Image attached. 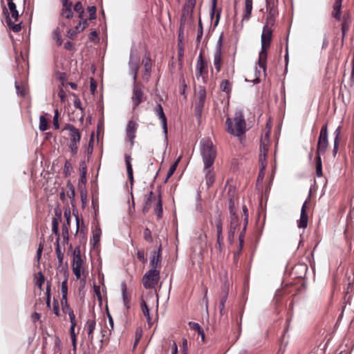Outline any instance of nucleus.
<instances>
[{"mask_svg": "<svg viewBox=\"0 0 354 354\" xmlns=\"http://www.w3.org/2000/svg\"><path fill=\"white\" fill-rule=\"evenodd\" d=\"M266 9L269 12L268 16L267 17V23L266 24H272L274 22V17L277 14V11L274 8L273 4L271 5L270 2L267 3Z\"/></svg>", "mask_w": 354, "mask_h": 354, "instance_id": "obj_26", "label": "nucleus"}, {"mask_svg": "<svg viewBox=\"0 0 354 354\" xmlns=\"http://www.w3.org/2000/svg\"><path fill=\"white\" fill-rule=\"evenodd\" d=\"M154 213L157 215L158 218H160L162 216V203L160 195L156 199L155 204L153 205Z\"/></svg>", "mask_w": 354, "mask_h": 354, "instance_id": "obj_28", "label": "nucleus"}, {"mask_svg": "<svg viewBox=\"0 0 354 354\" xmlns=\"http://www.w3.org/2000/svg\"><path fill=\"white\" fill-rule=\"evenodd\" d=\"M59 241V239L57 238V241H56L55 253H56L57 258L58 262H59V266H58L57 270L59 271H62V268L63 267L62 263H63V260H64V253L61 251Z\"/></svg>", "mask_w": 354, "mask_h": 354, "instance_id": "obj_27", "label": "nucleus"}, {"mask_svg": "<svg viewBox=\"0 0 354 354\" xmlns=\"http://www.w3.org/2000/svg\"><path fill=\"white\" fill-rule=\"evenodd\" d=\"M350 19L348 15H344L343 22L342 24V37H344L346 32L348 30L350 27Z\"/></svg>", "mask_w": 354, "mask_h": 354, "instance_id": "obj_36", "label": "nucleus"}, {"mask_svg": "<svg viewBox=\"0 0 354 354\" xmlns=\"http://www.w3.org/2000/svg\"><path fill=\"white\" fill-rule=\"evenodd\" d=\"M44 281L45 277L44 274L41 272H38L37 276L36 285L39 287V289L42 288Z\"/></svg>", "mask_w": 354, "mask_h": 354, "instance_id": "obj_46", "label": "nucleus"}, {"mask_svg": "<svg viewBox=\"0 0 354 354\" xmlns=\"http://www.w3.org/2000/svg\"><path fill=\"white\" fill-rule=\"evenodd\" d=\"M53 310L54 313L55 314L56 316L59 317V310L58 301L55 299L53 301Z\"/></svg>", "mask_w": 354, "mask_h": 354, "instance_id": "obj_61", "label": "nucleus"}, {"mask_svg": "<svg viewBox=\"0 0 354 354\" xmlns=\"http://www.w3.org/2000/svg\"><path fill=\"white\" fill-rule=\"evenodd\" d=\"M68 315L71 326H76L75 315L73 310H69L66 313Z\"/></svg>", "mask_w": 354, "mask_h": 354, "instance_id": "obj_56", "label": "nucleus"}, {"mask_svg": "<svg viewBox=\"0 0 354 354\" xmlns=\"http://www.w3.org/2000/svg\"><path fill=\"white\" fill-rule=\"evenodd\" d=\"M196 76L198 80L202 79L203 82H205V75L207 73V64L203 59L202 53H200L197 59Z\"/></svg>", "mask_w": 354, "mask_h": 354, "instance_id": "obj_9", "label": "nucleus"}, {"mask_svg": "<svg viewBox=\"0 0 354 354\" xmlns=\"http://www.w3.org/2000/svg\"><path fill=\"white\" fill-rule=\"evenodd\" d=\"M161 250L158 249V251H153L151 254V257L150 260V266L151 269L157 270V268L160 267L161 262Z\"/></svg>", "mask_w": 354, "mask_h": 354, "instance_id": "obj_20", "label": "nucleus"}, {"mask_svg": "<svg viewBox=\"0 0 354 354\" xmlns=\"http://www.w3.org/2000/svg\"><path fill=\"white\" fill-rule=\"evenodd\" d=\"M328 145V126L325 124L322 126L319 136L318 138V142L317 147V154L320 156L326 153Z\"/></svg>", "mask_w": 354, "mask_h": 354, "instance_id": "obj_5", "label": "nucleus"}, {"mask_svg": "<svg viewBox=\"0 0 354 354\" xmlns=\"http://www.w3.org/2000/svg\"><path fill=\"white\" fill-rule=\"evenodd\" d=\"M58 118H59V111L57 109H55L54 117H53V125L56 129H59V127Z\"/></svg>", "mask_w": 354, "mask_h": 354, "instance_id": "obj_55", "label": "nucleus"}, {"mask_svg": "<svg viewBox=\"0 0 354 354\" xmlns=\"http://www.w3.org/2000/svg\"><path fill=\"white\" fill-rule=\"evenodd\" d=\"M180 161V158H178L170 167L167 172V177L165 179V182L168 180V179L174 174V171L176 169L178 164Z\"/></svg>", "mask_w": 354, "mask_h": 354, "instance_id": "obj_42", "label": "nucleus"}, {"mask_svg": "<svg viewBox=\"0 0 354 354\" xmlns=\"http://www.w3.org/2000/svg\"><path fill=\"white\" fill-rule=\"evenodd\" d=\"M142 62L144 66L143 78L145 80L149 81L151 70V58L149 53L144 55Z\"/></svg>", "mask_w": 354, "mask_h": 354, "instance_id": "obj_13", "label": "nucleus"}, {"mask_svg": "<svg viewBox=\"0 0 354 354\" xmlns=\"http://www.w3.org/2000/svg\"><path fill=\"white\" fill-rule=\"evenodd\" d=\"M77 35V31H75V30L74 29H73V28H70V29H68V31H67V35H66V36H67L68 38H70V39H73L76 37V35Z\"/></svg>", "mask_w": 354, "mask_h": 354, "instance_id": "obj_62", "label": "nucleus"}, {"mask_svg": "<svg viewBox=\"0 0 354 354\" xmlns=\"http://www.w3.org/2000/svg\"><path fill=\"white\" fill-rule=\"evenodd\" d=\"M62 308L64 313H68L69 310H73V309L69 306L67 302V296H66V299H64L62 297L61 300Z\"/></svg>", "mask_w": 354, "mask_h": 354, "instance_id": "obj_47", "label": "nucleus"}, {"mask_svg": "<svg viewBox=\"0 0 354 354\" xmlns=\"http://www.w3.org/2000/svg\"><path fill=\"white\" fill-rule=\"evenodd\" d=\"M214 65L217 72H219L221 69L222 61H221V51L219 50H215L214 54Z\"/></svg>", "mask_w": 354, "mask_h": 354, "instance_id": "obj_30", "label": "nucleus"}, {"mask_svg": "<svg viewBox=\"0 0 354 354\" xmlns=\"http://www.w3.org/2000/svg\"><path fill=\"white\" fill-rule=\"evenodd\" d=\"M79 142H75L73 140H70L69 149L73 156H75L77 153Z\"/></svg>", "mask_w": 354, "mask_h": 354, "instance_id": "obj_45", "label": "nucleus"}, {"mask_svg": "<svg viewBox=\"0 0 354 354\" xmlns=\"http://www.w3.org/2000/svg\"><path fill=\"white\" fill-rule=\"evenodd\" d=\"M342 3V0H335L333 7L332 16L337 21L341 20Z\"/></svg>", "mask_w": 354, "mask_h": 354, "instance_id": "obj_23", "label": "nucleus"}, {"mask_svg": "<svg viewBox=\"0 0 354 354\" xmlns=\"http://www.w3.org/2000/svg\"><path fill=\"white\" fill-rule=\"evenodd\" d=\"M269 145L270 140H261L259 153H265V155H267L269 149Z\"/></svg>", "mask_w": 354, "mask_h": 354, "instance_id": "obj_40", "label": "nucleus"}, {"mask_svg": "<svg viewBox=\"0 0 354 354\" xmlns=\"http://www.w3.org/2000/svg\"><path fill=\"white\" fill-rule=\"evenodd\" d=\"M215 225L217 231V244L218 245L219 250H221V247L223 241V223L220 214L218 215V217L216 219Z\"/></svg>", "mask_w": 354, "mask_h": 354, "instance_id": "obj_16", "label": "nucleus"}, {"mask_svg": "<svg viewBox=\"0 0 354 354\" xmlns=\"http://www.w3.org/2000/svg\"><path fill=\"white\" fill-rule=\"evenodd\" d=\"M84 261L80 255V250L79 248H75L73 252V272L75 275L77 279H80L82 266Z\"/></svg>", "mask_w": 354, "mask_h": 354, "instance_id": "obj_7", "label": "nucleus"}, {"mask_svg": "<svg viewBox=\"0 0 354 354\" xmlns=\"http://www.w3.org/2000/svg\"><path fill=\"white\" fill-rule=\"evenodd\" d=\"M62 236L64 239H68V227L66 224H64L62 226Z\"/></svg>", "mask_w": 354, "mask_h": 354, "instance_id": "obj_64", "label": "nucleus"}, {"mask_svg": "<svg viewBox=\"0 0 354 354\" xmlns=\"http://www.w3.org/2000/svg\"><path fill=\"white\" fill-rule=\"evenodd\" d=\"M137 257L142 263H145L147 261V259L145 258L144 250L138 251Z\"/></svg>", "mask_w": 354, "mask_h": 354, "instance_id": "obj_60", "label": "nucleus"}, {"mask_svg": "<svg viewBox=\"0 0 354 354\" xmlns=\"http://www.w3.org/2000/svg\"><path fill=\"white\" fill-rule=\"evenodd\" d=\"M316 174L317 176L320 177L322 176V165L320 156L316 157Z\"/></svg>", "mask_w": 354, "mask_h": 354, "instance_id": "obj_41", "label": "nucleus"}, {"mask_svg": "<svg viewBox=\"0 0 354 354\" xmlns=\"http://www.w3.org/2000/svg\"><path fill=\"white\" fill-rule=\"evenodd\" d=\"M86 24H87L86 20H83L82 21H80L79 24L75 26L74 30L75 31H77V32L78 34V33L82 32L86 28Z\"/></svg>", "mask_w": 354, "mask_h": 354, "instance_id": "obj_48", "label": "nucleus"}, {"mask_svg": "<svg viewBox=\"0 0 354 354\" xmlns=\"http://www.w3.org/2000/svg\"><path fill=\"white\" fill-rule=\"evenodd\" d=\"M72 169V165L69 161L66 160L64 164V173L66 176L71 174Z\"/></svg>", "mask_w": 354, "mask_h": 354, "instance_id": "obj_52", "label": "nucleus"}, {"mask_svg": "<svg viewBox=\"0 0 354 354\" xmlns=\"http://www.w3.org/2000/svg\"><path fill=\"white\" fill-rule=\"evenodd\" d=\"M266 24L261 35V48L259 52L258 65L263 69L264 75L266 72L267 48H269L272 39V30Z\"/></svg>", "mask_w": 354, "mask_h": 354, "instance_id": "obj_2", "label": "nucleus"}, {"mask_svg": "<svg viewBox=\"0 0 354 354\" xmlns=\"http://www.w3.org/2000/svg\"><path fill=\"white\" fill-rule=\"evenodd\" d=\"M139 63H140V57L137 55H133L131 53L130 59L129 62V71L131 75H133V82H137V76L139 71Z\"/></svg>", "mask_w": 354, "mask_h": 354, "instance_id": "obj_10", "label": "nucleus"}, {"mask_svg": "<svg viewBox=\"0 0 354 354\" xmlns=\"http://www.w3.org/2000/svg\"><path fill=\"white\" fill-rule=\"evenodd\" d=\"M74 11L76 12H84L82 3L80 1H77L74 5Z\"/></svg>", "mask_w": 354, "mask_h": 354, "instance_id": "obj_58", "label": "nucleus"}, {"mask_svg": "<svg viewBox=\"0 0 354 354\" xmlns=\"http://www.w3.org/2000/svg\"><path fill=\"white\" fill-rule=\"evenodd\" d=\"M228 209H229L230 214L236 213L234 201L232 198H229Z\"/></svg>", "mask_w": 354, "mask_h": 354, "instance_id": "obj_51", "label": "nucleus"}, {"mask_svg": "<svg viewBox=\"0 0 354 354\" xmlns=\"http://www.w3.org/2000/svg\"><path fill=\"white\" fill-rule=\"evenodd\" d=\"M53 38L59 46L62 44V35L59 29L57 28L53 32Z\"/></svg>", "mask_w": 354, "mask_h": 354, "instance_id": "obj_44", "label": "nucleus"}, {"mask_svg": "<svg viewBox=\"0 0 354 354\" xmlns=\"http://www.w3.org/2000/svg\"><path fill=\"white\" fill-rule=\"evenodd\" d=\"M220 89L227 94L230 93L232 91V83L227 80H222L220 84Z\"/></svg>", "mask_w": 354, "mask_h": 354, "instance_id": "obj_34", "label": "nucleus"}, {"mask_svg": "<svg viewBox=\"0 0 354 354\" xmlns=\"http://www.w3.org/2000/svg\"><path fill=\"white\" fill-rule=\"evenodd\" d=\"M96 322L94 318L88 319L85 324L84 328L87 331L88 340L91 344L93 342V331L95 328Z\"/></svg>", "mask_w": 354, "mask_h": 354, "instance_id": "obj_19", "label": "nucleus"}, {"mask_svg": "<svg viewBox=\"0 0 354 354\" xmlns=\"http://www.w3.org/2000/svg\"><path fill=\"white\" fill-rule=\"evenodd\" d=\"M141 308H142L143 315L146 317V318L147 319L148 324L149 326H151V318L150 314H149V309L146 302L143 299H142V301H141Z\"/></svg>", "mask_w": 354, "mask_h": 354, "instance_id": "obj_33", "label": "nucleus"}, {"mask_svg": "<svg viewBox=\"0 0 354 354\" xmlns=\"http://www.w3.org/2000/svg\"><path fill=\"white\" fill-rule=\"evenodd\" d=\"M156 198L154 196L153 192L152 191H150L145 196V205H144L143 209H142L143 213L146 214L149 211V209L151 207L152 203L153 202H156Z\"/></svg>", "mask_w": 354, "mask_h": 354, "instance_id": "obj_22", "label": "nucleus"}, {"mask_svg": "<svg viewBox=\"0 0 354 354\" xmlns=\"http://www.w3.org/2000/svg\"><path fill=\"white\" fill-rule=\"evenodd\" d=\"M15 88L18 95L21 96H24L26 95L25 89L21 86L17 82H15Z\"/></svg>", "mask_w": 354, "mask_h": 354, "instance_id": "obj_54", "label": "nucleus"}, {"mask_svg": "<svg viewBox=\"0 0 354 354\" xmlns=\"http://www.w3.org/2000/svg\"><path fill=\"white\" fill-rule=\"evenodd\" d=\"M62 270L64 272V277H65V279L62 282V288H61V291H62V297H64V299H66V296H67V292H68V286H67V281H68V279L66 277V274L68 273V270H67V268H64V267H62Z\"/></svg>", "mask_w": 354, "mask_h": 354, "instance_id": "obj_31", "label": "nucleus"}, {"mask_svg": "<svg viewBox=\"0 0 354 354\" xmlns=\"http://www.w3.org/2000/svg\"><path fill=\"white\" fill-rule=\"evenodd\" d=\"M8 6L11 13V17L14 19L15 21H17L19 18V12L17 10V6L15 3H8Z\"/></svg>", "mask_w": 354, "mask_h": 354, "instance_id": "obj_37", "label": "nucleus"}, {"mask_svg": "<svg viewBox=\"0 0 354 354\" xmlns=\"http://www.w3.org/2000/svg\"><path fill=\"white\" fill-rule=\"evenodd\" d=\"M259 162L261 164V171H263L266 167V155L265 153H259Z\"/></svg>", "mask_w": 354, "mask_h": 354, "instance_id": "obj_50", "label": "nucleus"}, {"mask_svg": "<svg viewBox=\"0 0 354 354\" xmlns=\"http://www.w3.org/2000/svg\"><path fill=\"white\" fill-rule=\"evenodd\" d=\"M88 11L89 12V19L91 20L95 19L96 8L95 6H89Z\"/></svg>", "mask_w": 354, "mask_h": 354, "instance_id": "obj_57", "label": "nucleus"}, {"mask_svg": "<svg viewBox=\"0 0 354 354\" xmlns=\"http://www.w3.org/2000/svg\"><path fill=\"white\" fill-rule=\"evenodd\" d=\"M203 171L205 175V180L207 187L209 188L215 180V174L213 171L212 166H204Z\"/></svg>", "mask_w": 354, "mask_h": 354, "instance_id": "obj_14", "label": "nucleus"}, {"mask_svg": "<svg viewBox=\"0 0 354 354\" xmlns=\"http://www.w3.org/2000/svg\"><path fill=\"white\" fill-rule=\"evenodd\" d=\"M239 226V221L236 214L234 213L230 214L229 230H231V232H235Z\"/></svg>", "mask_w": 354, "mask_h": 354, "instance_id": "obj_25", "label": "nucleus"}, {"mask_svg": "<svg viewBox=\"0 0 354 354\" xmlns=\"http://www.w3.org/2000/svg\"><path fill=\"white\" fill-rule=\"evenodd\" d=\"M160 279V272L158 270L150 269L142 277V281L146 289L154 288Z\"/></svg>", "mask_w": 354, "mask_h": 354, "instance_id": "obj_4", "label": "nucleus"}, {"mask_svg": "<svg viewBox=\"0 0 354 354\" xmlns=\"http://www.w3.org/2000/svg\"><path fill=\"white\" fill-rule=\"evenodd\" d=\"M122 299H123L124 305L127 307V308H129L130 299L127 295V288H126L125 285L122 286Z\"/></svg>", "mask_w": 354, "mask_h": 354, "instance_id": "obj_38", "label": "nucleus"}, {"mask_svg": "<svg viewBox=\"0 0 354 354\" xmlns=\"http://www.w3.org/2000/svg\"><path fill=\"white\" fill-rule=\"evenodd\" d=\"M100 234H101L100 230L96 231L93 234V244L94 245H96L100 241Z\"/></svg>", "mask_w": 354, "mask_h": 354, "instance_id": "obj_63", "label": "nucleus"}, {"mask_svg": "<svg viewBox=\"0 0 354 354\" xmlns=\"http://www.w3.org/2000/svg\"><path fill=\"white\" fill-rule=\"evenodd\" d=\"M52 231L56 236H57V238L59 239V222L58 220L55 218H53L52 221Z\"/></svg>", "mask_w": 354, "mask_h": 354, "instance_id": "obj_43", "label": "nucleus"}, {"mask_svg": "<svg viewBox=\"0 0 354 354\" xmlns=\"http://www.w3.org/2000/svg\"><path fill=\"white\" fill-rule=\"evenodd\" d=\"M252 1L253 0H245V12L243 18L248 20L250 17L252 10Z\"/></svg>", "mask_w": 354, "mask_h": 354, "instance_id": "obj_32", "label": "nucleus"}, {"mask_svg": "<svg viewBox=\"0 0 354 354\" xmlns=\"http://www.w3.org/2000/svg\"><path fill=\"white\" fill-rule=\"evenodd\" d=\"M143 236H144V239L146 241H149V242L152 241L151 233L149 228L147 227L145 229Z\"/></svg>", "mask_w": 354, "mask_h": 354, "instance_id": "obj_53", "label": "nucleus"}, {"mask_svg": "<svg viewBox=\"0 0 354 354\" xmlns=\"http://www.w3.org/2000/svg\"><path fill=\"white\" fill-rule=\"evenodd\" d=\"M64 130H67L69 132V136L71 140L75 142H80L81 140V133L77 128H75L73 124H67L64 128Z\"/></svg>", "mask_w": 354, "mask_h": 354, "instance_id": "obj_17", "label": "nucleus"}, {"mask_svg": "<svg viewBox=\"0 0 354 354\" xmlns=\"http://www.w3.org/2000/svg\"><path fill=\"white\" fill-rule=\"evenodd\" d=\"M201 154L204 166H212L216 156V150L209 139H203L201 141Z\"/></svg>", "mask_w": 354, "mask_h": 354, "instance_id": "obj_3", "label": "nucleus"}, {"mask_svg": "<svg viewBox=\"0 0 354 354\" xmlns=\"http://www.w3.org/2000/svg\"><path fill=\"white\" fill-rule=\"evenodd\" d=\"M125 163L127 166V175L128 178L130 181L131 185H133V169L132 165L131 163V158L129 155H125Z\"/></svg>", "mask_w": 354, "mask_h": 354, "instance_id": "obj_24", "label": "nucleus"}, {"mask_svg": "<svg viewBox=\"0 0 354 354\" xmlns=\"http://www.w3.org/2000/svg\"><path fill=\"white\" fill-rule=\"evenodd\" d=\"M341 134V127H338L334 131L335 139H334V147L333 150V156H335L339 149V136Z\"/></svg>", "mask_w": 354, "mask_h": 354, "instance_id": "obj_29", "label": "nucleus"}, {"mask_svg": "<svg viewBox=\"0 0 354 354\" xmlns=\"http://www.w3.org/2000/svg\"><path fill=\"white\" fill-rule=\"evenodd\" d=\"M225 124L227 132L231 135L237 136L241 140L246 131V123L242 112L236 111L233 120L227 118Z\"/></svg>", "mask_w": 354, "mask_h": 354, "instance_id": "obj_1", "label": "nucleus"}, {"mask_svg": "<svg viewBox=\"0 0 354 354\" xmlns=\"http://www.w3.org/2000/svg\"><path fill=\"white\" fill-rule=\"evenodd\" d=\"M306 208H307V201H306L301 209L300 218L298 221V227L299 228H305L308 225V215L306 214Z\"/></svg>", "mask_w": 354, "mask_h": 354, "instance_id": "obj_18", "label": "nucleus"}, {"mask_svg": "<svg viewBox=\"0 0 354 354\" xmlns=\"http://www.w3.org/2000/svg\"><path fill=\"white\" fill-rule=\"evenodd\" d=\"M145 100V97L143 92V86L140 83L133 82L131 95L133 109H136Z\"/></svg>", "mask_w": 354, "mask_h": 354, "instance_id": "obj_6", "label": "nucleus"}, {"mask_svg": "<svg viewBox=\"0 0 354 354\" xmlns=\"http://www.w3.org/2000/svg\"><path fill=\"white\" fill-rule=\"evenodd\" d=\"M62 9L60 11V15L63 18L71 19L73 17V12L72 11L73 3L69 0H61Z\"/></svg>", "mask_w": 354, "mask_h": 354, "instance_id": "obj_12", "label": "nucleus"}, {"mask_svg": "<svg viewBox=\"0 0 354 354\" xmlns=\"http://www.w3.org/2000/svg\"><path fill=\"white\" fill-rule=\"evenodd\" d=\"M155 113L160 120L162 127L165 134L167 133V121L163 109L160 104H157L154 109Z\"/></svg>", "mask_w": 354, "mask_h": 354, "instance_id": "obj_15", "label": "nucleus"}, {"mask_svg": "<svg viewBox=\"0 0 354 354\" xmlns=\"http://www.w3.org/2000/svg\"><path fill=\"white\" fill-rule=\"evenodd\" d=\"M227 294H228L227 290L226 289H224L222 292V296H221V299L220 301V305H219L220 313L221 315H223L225 313V304L227 301Z\"/></svg>", "mask_w": 354, "mask_h": 354, "instance_id": "obj_35", "label": "nucleus"}, {"mask_svg": "<svg viewBox=\"0 0 354 354\" xmlns=\"http://www.w3.org/2000/svg\"><path fill=\"white\" fill-rule=\"evenodd\" d=\"M3 14L6 15V21L8 26L10 28V29H11L15 32H17L20 31L21 29V24H15L12 21L11 18L8 13V9L6 7L3 8Z\"/></svg>", "mask_w": 354, "mask_h": 354, "instance_id": "obj_21", "label": "nucleus"}, {"mask_svg": "<svg viewBox=\"0 0 354 354\" xmlns=\"http://www.w3.org/2000/svg\"><path fill=\"white\" fill-rule=\"evenodd\" d=\"M202 36H203V26H202L201 21L199 20L198 30V34H197V37H196V41L198 42H200Z\"/></svg>", "mask_w": 354, "mask_h": 354, "instance_id": "obj_59", "label": "nucleus"}, {"mask_svg": "<svg viewBox=\"0 0 354 354\" xmlns=\"http://www.w3.org/2000/svg\"><path fill=\"white\" fill-rule=\"evenodd\" d=\"M206 98V91L204 86H199L196 93L195 109L198 115H201L203 108L204 106Z\"/></svg>", "mask_w": 354, "mask_h": 354, "instance_id": "obj_8", "label": "nucleus"}, {"mask_svg": "<svg viewBox=\"0 0 354 354\" xmlns=\"http://www.w3.org/2000/svg\"><path fill=\"white\" fill-rule=\"evenodd\" d=\"M39 129L41 131H45L48 129V121L44 115L39 117Z\"/></svg>", "mask_w": 354, "mask_h": 354, "instance_id": "obj_39", "label": "nucleus"}, {"mask_svg": "<svg viewBox=\"0 0 354 354\" xmlns=\"http://www.w3.org/2000/svg\"><path fill=\"white\" fill-rule=\"evenodd\" d=\"M138 127V124L134 120H129L127 123L126 128V134L131 142V146L134 145V140L136 138Z\"/></svg>", "mask_w": 354, "mask_h": 354, "instance_id": "obj_11", "label": "nucleus"}, {"mask_svg": "<svg viewBox=\"0 0 354 354\" xmlns=\"http://www.w3.org/2000/svg\"><path fill=\"white\" fill-rule=\"evenodd\" d=\"M46 306L48 308H50V284L49 283H47L46 286Z\"/></svg>", "mask_w": 354, "mask_h": 354, "instance_id": "obj_49", "label": "nucleus"}]
</instances>
